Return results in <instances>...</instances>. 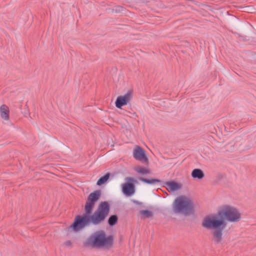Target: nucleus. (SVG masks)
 <instances>
[{"instance_id":"f257e3e1","label":"nucleus","mask_w":256,"mask_h":256,"mask_svg":"<svg viewBox=\"0 0 256 256\" xmlns=\"http://www.w3.org/2000/svg\"><path fill=\"white\" fill-rule=\"evenodd\" d=\"M242 218V214L238 208L224 204L219 208L217 213L205 216L202 226L206 230H212V240L218 244L222 240L223 231L226 226L225 220L230 222L236 223Z\"/></svg>"},{"instance_id":"f03ea898","label":"nucleus","mask_w":256,"mask_h":256,"mask_svg":"<svg viewBox=\"0 0 256 256\" xmlns=\"http://www.w3.org/2000/svg\"><path fill=\"white\" fill-rule=\"evenodd\" d=\"M100 194L101 192L100 190H95L89 194L84 206L86 214L82 216H77L74 222L69 228L78 232L88 226L90 224L98 225L105 220L110 210V206L107 202H100L97 209L90 215Z\"/></svg>"},{"instance_id":"7ed1b4c3","label":"nucleus","mask_w":256,"mask_h":256,"mask_svg":"<svg viewBox=\"0 0 256 256\" xmlns=\"http://www.w3.org/2000/svg\"><path fill=\"white\" fill-rule=\"evenodd\" d=\"M172 210L176 214L189 216L194 214L195 205L190 198L181 196L174 200L172 204Z\"/></svg>"},{"instance_id":"20e7f679","label":"nucleus","mask_w":256,"mask_h":256,"mask_svg":"<svg viewBox=\"0 0 256 256\" xmlns=\"http://www.w3.org/2000/svg\"><path fill=\"white\" fill-rule=\"evenodd\" d=\"M112 236H106L103 230H99L92 234L87 240V244L98 248H110L113 243Z\"/></svg>"},{"instance_id":"39448f33","label":"nucleus","mask_w":256,"mask_h":256,"mask_svg":"<svg viewBox=\"0 0 256 256\" xmlns=\"http://www.w3.org/2000/svg\"><path fill=\"white\" fill-rule=\"evenodd\" d=\"M126 180L129 182H126L122 186V190L124 194L126 196H131L134 194V186L132 182H134V178L128 177L126 178Z\"/></svg>"},{"instance_id":"423d86ee","label":"nucleus","mask_w":256,"mask_h":256,"mask_svg":"<svg viewBox=\"0 0 256 256\" xmlns=\"http://www.w3.org/2000/svg\"><path fill=\"white\" fill-rule=\"evenodd\" d=\"M132 98V92L128 90L123 96H118L116 101L115 104L116 108H121L124 106L126 105Z\"/></svg>"},{"instance_id":"0eeeda50","label":"nucleus","mask_w":256,"mask_h":256,"mask_svg":"<svg viewBox=\"0 0 256 256\" xmlns=\"http://www.w3.org/2000/svg\"><path fill=\"white\" fill-rule=\"evenodd\" d=\"M134 158L140 161L148 162V158L146 157L144 150L140 146H137L133 152Z\"/></svg>"},{"instance_id":"6e6552de","label":"nucleus","mask_w":256,"mask_h":256,"mask_svg":"<svg viewBox=\"0 0 256 256\" xmlns=\"http://www.w3.org/2000/svg\"><path fill=\"white\" fill-rule=\"evenodd\" d=\"M9 108L6 105H2L0 107V117L6 120H9Z\"/></svg>"},{"instance_id":"1a4fd4ad","label":"nucleus","mask_w":256,"mask_h":256,"mask_svg":"<svg viewBox=\"0 0 256 256\" xmlns=\"http://www.w3.org/2000/svg\"><path fill=\"white\" fill-rule=\"evenodd\" d=\"M166 187L169 192H174L180 188V186L177 182H169L166 183Z\"/></svg>"},{"instance_id":"9d476101","label":"nucleus","mask_w":256,"mask_h":256,"mask_svg":"<svg viewBox=\"0 0 256 256\" xmlns=\"http://www.w3.org/2000/svg\"><path fill=\"white\" fill-rule=\"evenodd\" d=\"M192 176L194 178L201 180L204 176V174L202 170L199 168H195L192 172Z\"/></svg>"},{"instance_id":"9b49d317","label":"nucleus","mask_w":256,"mask_h":256,"mask_svg":"<svg viewBox=\"0 0 256 256\" xmlns=\"http://www.w3.org/2000/svg\"><path fill=\"white\" fill-rule=\"evenodd\" d=\"M135 170L141 174H146L150 173V170L148 168L138 166L135 168Z\"/></svg>"},{"instance_id":"f8f14e48","label":"nucleus","mask_w":256,"mask_h":256,"mask_svg":"<svg viewBox=\"0 0 256 256\" xmlns=\"http://www.w3.org/2000/svg\"><path fill=\"white\" fill-rule=\"evenodd\" d=\"M110 176V174L108 173L104 176L100 178L96 182L97 185L101 186V185L104 184L108 180Z\"/></svg>"},{"instance_id":"ddd939ff","label":"nucleus","mask_w":256,"mask_h":256,"mask_svg":"<svg viewBox=\"0 0 256 256\" xmlns=\"http://www.w3.org/2000/svg\"><path fill=\"white\" fill-rule=\"evenodd\" d=\"M140 214L141 216L144 218H150L153 214L152 212L148 210H142L140 211Z\"/></svg>"},{"instance_id":"4468645a","label":"nucleus","mask_w":256,"mask_h":256,"mask_svg":"<svg viewBox=\"0 0 256 256\" xmlns=\"http://www.w3.org/2000/svg\"><path fill=\"white\" fill-rule=\"evenodd\" d=\"M118 216L116 215H112L110 217L108 220V223L110 226H113L118 222Z\"/></svg>"},{"instance_id":"2eb2a0df","label":"nucleus","mask_w":256,"mask_h":256,"mask_svg":"<svg viewBox=\"0 0 256 256\" xmlns=\"http://www.w3.org/2000/svg\"><path fill=\"white\" fill-rule=\"evenodd\" d=\"M140 180L150 184H154L156 182H160V180L157 179H146L144 178H140Z\"/></svg>"},{"instance_id":"dca6fc26","label":"nucleus","mask_w":256,"mask_h":256,"mask_svg":"<svg viewBox=\"0 0 256 256\" xmlns=\"http://www.w3.org/2000/svg\"><path fill=\"white\" fill-rule=\"evenodd\" d=\"M64 245L67 246H70L72 245V242L70 240H68L64 242Z\"/></svg>"},{"instance_id":"f3484780","label":"nucleus","mask_w":256,"mask_h":256,"mask_svg":"<svg viewBox=\"0 0 256 256\" xmlns=\"http://www.w3.org/2000/svg\"><path fill=\"white\" fill-rule=\"evenodd\" d=\"M117 8H118V10H120V9H121V8H121V7H120V6H118Z\"/></svg>"}]
</instances>
